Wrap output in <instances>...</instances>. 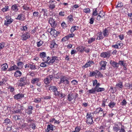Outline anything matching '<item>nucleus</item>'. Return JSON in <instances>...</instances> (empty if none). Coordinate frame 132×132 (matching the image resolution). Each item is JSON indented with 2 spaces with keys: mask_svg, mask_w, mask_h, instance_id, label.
I'll list each match as a JSON object with an SVG mask.
<instances>
[{
  "mask_svg": "<svg viewBox=\"0 0 132 132\" xmlns=\"http://www.w3.org/2000/svg\"><path fill=\"white\" fill-rule=\"evenodd\" d=\"M89 75L90 77L95 76V78H102L103 77V75L98 71L95 70L94 71L90 72L89 73Z\"/></svg>",
  "mask_w": 132,
  "mask_h": 132,
  "instance_id": "1",
  "label": "nucleus"
},
{
  "mask_svg": "<svg viewBox=\"0 0 132 132\" xmlns=\"http://www.w3.org/2000/svg\"><path fill=\"white\" fill-rule=\"evenodd\" d=\"M92 114L90 112H88L87 113L86 121L87 123L93 124L94 123L93 120V117H92Z\"/></svg>",
  "mask_w": 132,
  "mask_h": 132,
  "instance_id": "2",
  "label": "nucleus"
},
{
  "mask_svg": "<svg viewBox=\"0 0 132 132\" xmlns=\"http://www.w3.org/2000/svg\"><path fill=\"white\" fill-rule=\"evenodd\" d=\"M48 22L51 27L53 28H56L57 26V22L52 17H50L49 18Z\"/></svg>",
  "mask_w": 132,
  "mask_h": 132,
  "instance_id": "3",
  "label": "nucleus"
},
{
  "mask_svg": "<svg viewBox=\"0 0 132 132\" xmlns=\"http://www.w3.org/2000/svg\"><path fill=\"white\" fill-rule=\"evenodd\" d=\"M27 78L26 77H22L18 81V85L21 86H23L26 84Z\"/></svg>",
  "mask_w": 132,
  "mask_h": 132,
  "instance_id": "4",
  "label": "nucleus"
},
{
  "mask_svg": "<svg viewBox=\"0 0 132 132\" xmlns=\"http://www.w3.org/2000/svg\"><path fill=\"white\" fill-rule=\"evenodd\" d=\"M53 78V77L52 75H50L49 76H47L44 79V83L47 85H49Z\"/></svg>",
  "mask_w": 132,
  "mask_h": 132,
  "instance_id": "5",
  "label": "nucleus"
},
{
  "mask_svg": "<svg viewBox=\"0 0 132 132\" xmlns=\"http://www.w3.org/2000/svg\"><path fill=\"white\" fill-rule=\"evenodd\" d=\"M6 20L4 21L5 25L8 26L13 22V20L9 16H6L5 17Z\"/></svg>",
  "mask_w": 132,
  "mask_h": 132,
  "instance_id": "6",
  "label": "nucleus"
},
{
  "mask_svg": "<svg viewBox=\"0 0 132 132\" xmlns=\"http://www.w3.org/2000/svg\"><path fill=\"white\" fill-rule=\"evenodd\" d=\"M49 4L48 7L51 10H53L55 7V4L57 3V2L54 1L50 0L49 2Z\"/></svg>",
  "mask_w": 132,
  "mask_h": 132,
  "instance_id": "7",
  "label": "nucleus"
},
{
  "mask_svg": "<svg viewBox=\"0 0 132 132\" xmlns=\"http://www.w3.org/2000/svg\"><path fill=\"white\" fill-rule=\"evenodd\" d=\"M48 31L50 32L51 35L54 36V37H56L57 36L58 34H59L58 32L52 28L49 29L48 30Z\"/></svg>",
  "mask_w": 132,
  "mask_h": 132,
  "instance_id": "8",
  "label": "nucleus"
},
{
  "mask_svg": "<svg viewBox=\"0 0 132 132\" xmlns=\"http://www.w3.org/2000/svg\"><path fill=\"white\" fill-rule=\"evenodd\" d=\"M100 56L104 58H109L111 56V52L110 51L103 52L101 53Z\"/></svg>",
  "mask_w": 132,
  "mask_h": 132,
  "instance_id": "9",
  "label": "nucleus"
},
{
  "mask_svg": "<svg viewBox=\"0 0 132 132\" xmlns=\"http://www.w3.org/2000/svg\"><path fill=\"white\" fill-rule=\"evenodd\" d=\"M94 64V61L91 60H88L87 61V62L86 63L85 65L82 66V68H87L89 67H90L92 64Z\"/></svg>",
  "mask_w": 132,
  "mask_h": 132,
  "instance_id": "10",
  "label": "nucleus"
},
{
  "mask_svg": "<svg viewBox=\"0 0 132 132\" xmlns=\"http://www.w3.org/2000/svg\"><path fill=\"white\" fill-rule=\"evenodd\" d=\"M30 37V35L29 33L26 32L24 33L22 36L21 38L22 40H26Z\"/></svg>",
  "mask_w": 132,
  "mask_h": 132,
  "instance_id": "11",
  "label": "nucleus"
},
{
  "mask_svg": "<svg viewBox=\"0 0 132 132\" xmlns=\"http://www.w3.org/2000/svg\"><path fill=\"white\" fill-rule=\"evenodd\" d=\"M17 105L20 106L21 107L20 109H16L14 110L13 112V113L14 114H16L20 113L21 114H23V113L22 112V110L23 109V106H21L20 105H19L18 104H16V105Z\"/></svg>",
  "mask_w": 132,
  "mask_h": 132,
  "instance_id": "12",
  "label": "nucleus"
},
{
  "mask_svg": "<svg viewBox=\"0 0 132 132\" xmlns=\"http://www.w3.org/2000/svg\"><path fill=\"white\" fill-rule=\"evenodd\" d=\"M106 63V61H102L100 62V64L101 66L100 70H104L105 69Z\"/></svg>",
  "mask_w": 132,
  "mask_h": 132,
  "instance_id": "13",
  "label": "nucleus"
},
{
  "mask_svg": "<svg viewBox=\"0 0 132 132\" xmlns=\"http://www.w3.org/2000/svg\"><path fill=\"white\" fill-rule=\"evenodd\" d=\"M33 110L32 106H29L28 108L26 110L25 112L28 114H30L32 113V111Z\"/></svg>",
  "mask_w": 132,
  "mask_h": 132,
  "instance_id": "14",
  "label": "nucleus"
},
{
  "mask_svg": "<svg viewBox=\"0 0 132 132\" xmlns=\"http://www.w3.org/2000/svg\"><path fill=\"white\" fill-rule=\"evenodd\" d=\"M67 77L65 76H61L60 77V80L59 84H60L62 83L65 84V81Z\"/></svg>",
  "mask_w": 132,
  "mask_h": 132,
  "instance_id": "15",
  "label": "nucleus"
},
{
  "mask_svg": "<svg viewBox=\"0 0 132 132\" xmlns=\"http://www.w3.org/2000/svg\"><path fill=\"white\" fill-rule=\"evenodd\" d=\"M24 94L19 93L15 95L14 96V99H16L17 100L20 99L24 97Z\"/></svg>",
  "mask_w": 132,
  "mask_h": 132,
  "instance_id": "16",
  "label": "nucleus"
},
{
  "mask_svg": "<svg viewBox=\"0 0 132 132\" xmlns=\"http://www.w3.org/2000/svg\"><path fill=\"white\" fill-rule=\"evenodd\" d=\"M67 100L69 101H71L74 98V96L73 94L70 93L68 94L67 96Z\"/></svg>",
  "mask_w": 132,
  "mask_h": 132,
  "instance_id": "17",
  "label": "nucleus"
},
{
  "mask_svg": "<svg viewBox=\"0 0 132 132\" xmlns=\"http://www.w3.org/2000/svg\"><path fill=\"white\" fill-rule=\"evenodd\" d=\"M57 57L56 56H53L50 59L49 62L47 63L48 64H51L53 63L54 62L56 61L57 60Z\"/></svg>",
  "mask_w": 132,
  "mask_h": 132,
  "instance_id": "18",
  "label": "nucleus"
},
{
  "mask_svg": "<svg viewBox=\"0 0 132 132\" xmlns=\"http://www.w3.org/2000/svg\"><path fill=\"white\" fill-rule=\"evenodd\" d=\"M110 64L114 68H117L119 66L118 63L115 62L114 61L111 60L110 61Z\"/></svg>",
  "mask_w": 132,
  "mask_h": 132,
  "instance_id": "19",
  "label": "nucleus"
},
{
  "mask_svg": "<svg viewBox=\"0 0 132 132\" xmlns=\"http://www.w3.org/2000/svg\"><path fill=\"white\" fill-rule=\"evenodd\" d=\"M24 16L25 15L24 14H21L19 15L16 19H17L20 20L21 21H24L25 20Z\"/></svg>",
  "mask_w": 132,
  "mask_h": 132,
  "instance_id": "20",
  "label": "nucleus"
},
{
  "mask_svg": "<svg viewBox=\"0 0 132 132\" xmlns=\"http://www.w3.org/2000/svg\"><path fill=\"white\" fill-rule=\"evenodd\" d=\"M9 6L7 4H5L4 7H3L1 10V11L3 13L9 11Z\"/></svg>",
  "mask_w": 132,
  "mask_h": 132,
  "instance_id": "21",
  "label": "nucleus"
},
{
  "mask_svg": "<svg viewBox=\"0 0 132 132\" xmlns=\"http://www.w3.org/2000/svg\"><path fill=\"white\" fill-rule=\"evenodd\" d=\"M20 69L19 67H17L15 65L11 67L9 69L7 70L9 71H10L12 70H15L18 69Z\"/></svg>",
  "mask_w": 132,
  "mask_h": 132,
  "instance_id": "22",
  "label": "nucleus"
},
{
  "mask_svg": "<svg viewBox=\"0 0 132 132\" xmlns=\"http://www.w3.org/2000/svg\"><path fill=\"white\" fill-rule=\"evenodd\" d=\"M104 37H108L109 35V30L107 28H105L102 32Z\"/></svg>",
  "mask_w": 132,
  "mask_h": 132,
  "instance_id": "23",
  "label": "nucleus"
},
{
  "mask_svg": "<svg viewBox=\"0 0 132 132\" xmlns=\"http://www.w3.org/2000/svg\"><path fill=\"white\" fill-rule=\"evenodd\" d=\"M100 112H101V114H102L103 113V110L101 108H97L96 110L92 113V114H94L95 113H100Z\"/></svg>",
  "mask_w": 132,
  "mask_h": 132,
  "instance_id": "24",
  "label": "nucleus"
},
{
  "mask_svg": "<svg viewBox=\"0 0 132 132\" xmlns=\"http://www.w3.org/2000/svg\"><path fill=\"white\" fill-rule=\"evenodd\" d=\"M11 10L12 11H13L15 12H16L18 10L17 5L15 4L13 5L11 7Z\"/></svg>",
  "mask_w": 132,
  "mask_h": 132,
  "instance_id": "25",
  "label": "nucleus"
},
{
  "mask_svg": "<svg viewBox=\"0 0 132 132\" xmlns=\"http://www.w3.org/2000/svg\"><path fill=\"white\" fill-rule=\"evenodd\" d=\"M102 33V32H98L97 34V37L96 38V40H100L103 39L104 37L103 36Z\"/></svg>",
  "mask_w": 132,
  "mask_h": 132,
  "instance_id": "26",
  "label": "nucleus"
},
{
  "mask_svg": "<svg viewBox=\"0 0 132 132\" xmlns=\"http://www.w3.org/2000/svg\"><path fill=\"white\" fill-rule=\"evenodd\" d=\"M120 128L116 127H113V129L111 131L109 130V132H119L120 130Z\"/></svg>",
  "mask_w": 132,
  "mask_h": 132,
  "instance_id": "27",
  "label": "nucleus"
},
{
  "mask_svg": "<svg viewBox=\"0 0 132 132\" xmlns=\"http://www.w3.org/2000/svg\"><path fill=\"white\" fill-rule=\"evenodd\" d=\"M87 92L89 94H95L96 92V88L95 87L94 88H92L91 89L88 90Z\"/></svg>",
  "mask_w": 132,
  "mask_h": 132,
  "instance_id": "28",
  "label": "nucleus"
},
{
  "mask_svg": "<svg viewBox=\"0 0 132 132\" xmlns=\"http://www.w3.org/2000/svg\"><path fill=\"white\" fill-rule=\"evenodd\" d=\"M40 79L39 78H35L31 79V83L32 84H35L37 83L39 81Z\"/></svg>",
  "mask_w": 132,
  "mask_h": 132,
  "instance_id": "29",
  "label": "nucleus"
},
{
  "mask_svg": "<svg viewBox=\"0 0 132 132\" xmlns=\"http://www.w3.org/2000/svg\"><path fill=\"white\" fill-rule=\"evenodd\" d=\"M50 122H51L53 123L54 124H59L60 121L59 120H57L54 118H51L50 119Z\"/></svg>",
  "mask_w": 132,
  "mask_h": 132,
  "instance_id": "30",
  "label": "nucleus"
},
{
  "mask_svg": "<svg viewBox=\"0 0 132 132\" xmlns=\"http://www.w3.org/2000/svg\"><path fill=\"white\" fill-rule=\"evenodd\" d=\"M23 10H28L30 9L29 5L28 4H24L22 7Z\"/></svg>",
  "mask_w": 132,
  "mask_h": 132,
  "instance_id": "31",
  "label": "nucleus"
},
{
  "mask_svg": "<svg viewBox=\"0 0 132 132\" xmlns=\"http://www.w3.org/2000/svg\"><path fill=\"white\" fill-rule=\"evenodd\" d=\"M22 73L21 72L19 71H17L15 72L14 73V76L17 77H20L22 75Z\"/></svg>",
  "mask_w": 132,
  "mask_h": 132,
  "instance_id": "32",
  "label": "nucleus"
},
{
  "mask_svg": "<svg viewBox=\"0 0 132 132\" xmlns=\"http://www.w3.org/2000/svg\"><path fill=\"white\" fill-rule=\"evenodd\" d=\"M2 66L1 70L2 71H6L8 68V65L6 63H5L3 64L2 65Z\"/></svg>",
  "mask_w": 132,
  "mask_h": 132,
  "instance_id": "33",
  "label": "nucleus"
},
{
  "mask_svg": "<svg viewBox=\"0 0 132 132\" xmlns=\"http://www.w3.org/2000/svg\"><path fill=\"white\" fill-rule=\"evenodd\" d=\"M79 27L77 26H74L72 27L70 31L72 33L75 30H77L78 29Z\"/></svg>",
  "mask_w": 132,
  "mask_h": 132,
  "instance_id": "34",
  "label": "nucleus"
},
{
  "mask_svg": "<svg viewBox=\"0 0 132 132\" xmlns=\"http://www.w3.org/2000/svg\"><path fill=\"white\" fill-rule=\"evenodd\" d=\"M85 47L81 46H80L76 48L78 51H79L80 52H82L84 51Z\"/></svg>",
  "mask_w": 132,
  "mask_h": 132,
  "instance_id": "35",
  "label": "nucleus"
},
{
  "mask_svg": "<svg viewBox=\"0 0 132 132\" xmlns=\"http://www.w3.org/2000/svg\"><path fill=\"white\" fill-rule=\"evenodd\" d=\"M119 66L120 65L121 66H125L126 64V61L124 60L119 61L118 62Z\"/></svg>",
  "mask_w": 132,
  "mask_h": 132,
  "instance_id": "36",
  "label": "nucleus"
},
{
  "mask_svg": "<svg viewBox=\"0 0 132 132\" xmlns=\"http://www.w3.org/2000/svg\"><path fill=\"white\" fill-rule=\"evenodd\" d=\"M117 88H122L123 87V83L122 82L120 81L119 83H117L116 85Z\"/></svg>",
  "mask_w": 132,
  "mask_h": 132,
  "instance_id": "37",
  "label": "nucleus"
},
{
  "mask_svg": "<svg viewBox=\"0 0 132 132\" xmlns=\"http://www.w3.org/2000/svg\"><path fill=\"white\" fill-rule=\"evenodd\" d=\"M96 92H101L102 91H104L105 89L104 88H100L98 87L96 88Z\"/></svg>",
  "mask_w": 132,
  "mask_h": 132,
  "instance_id": "38",
  "label": "nucleus"
},
{
  "mask_svg": "<svg viewBox=\"0 0 132 132\" xmlns=\"http://www.w3.org/2000/svg\"><path fill=\"white\" fill-rule=\"evenodd\" d=\"M27 25H26L24 26H22L20 28V30L22 31H26L28 29Z\"/></svg>",
  "mask_w": 132,
  "mask_h": 132,
  "instance_id": "39",
  "label": "nucleus"
},
{
  "mask_svg": "<svg viewBox=\"0 0 132 132\" xmlns=\"http://www.w3.org/2000/svg\"><path fill=\"white\" fill-rule=\"evenodd\" d=\"M10 120L8 118H7L4 120V122H3V123L4 124H5L6 125H8V124H10Z\"/></svg>",
  "mask_w": 132,
  "mask_h": 132,
  "instance_id": "40",
  "label": "nucleus"
},
{
  "mask_svg": "<svg viewBox=\"0 0 132 132\" xmlns=\"http://www.w3.org/2000/svg\"><path fill=\"white\" fill-rule=\"evenodd\" d=\"M39 12L37 11H34L33 12V15L34 17H38L39 16V17L40 18L41 17L40 15H39Z\"/></svg>",
  "mask_w": 132,
  "mask_h": 132,
  "instance_id": "41",
  "label": "nucleus"
},
{
  "mask_svg": "<svg viewBox=\"0 0 132 132\" xmlns=\"http://www.w3.org/2000/svg\"><path fill=\"white\" fill-rule=\"evenodd\" d=\"M50 47L52 49L53 48L56 47L57 46V44L54 42H52L50 44Z\"/></svg>",
  "mask_w": 132,
  "mask_h": 132,
  "instance_id": "42",
  "label": "nucleus"
},
{
  "mask_svg": "<svg viewBox=\"0 0 132 132\" xmlns=\"http://www.w3.org/2000/svg\"><path fill=\"white\" fill-rule=\"evenodd\" d=\"M5 44V42H2L0 43V50L4 48Z\"/></svg>",
  "mask_w": 132,
  "mask_h": 132,
  "instance_id": "43",
  "label": "nucleus"
},
{
  "mask_svg": "<svg viewBox=\"0 0 132 132\" xmlns=\"http://www.w3.org/2000/svg\"><path fill=\"white\" fill-rule=\"evenodd\" d=\"M95 41V39L94 38L92 37L88 39V42L89 44H90L93 42Z\"/></svg>",
  "mask_w": 132,
  "mask_h": 132,
  "instance_id": "44",
  "label": "nucleus"
},
{
  "mask_svg": "<svg viewBox=\"0 0 132 132\" xmlns=\"http://www.w3.org/2000/svg\"><path fill=\"white\" fill-rule=\"evenodd\" d=\"M123 6V4L121 2H118V5L116 6V7L118 9L120 8Z\"/></svg>",
  "mask_w": 132,
  "mask_h": 132,
  "instance_id": "45",
  "label": "nucleus"
},
{
  "mask_svg": "<svg viewBox=\"0 0 132 132\" xmlns=\"http://www.w3.org/2000/svg\"><path fill=\"white\" fill-rule=\"evenodd\" d=\"M48 63L44 62L41 63L40 65V66L42 67H45L47 66V64H48Z\"/></svg>",
  "mask_w": 132,
  "mask_h": 132,
  "instance_id": "46",
  "label": "nucleus"
},
{
  "mask_svg": "<svg viewBox=\"0 0 132 132\" xmlns=\"http://www.w3.org/2000/svg\"><path fill=\"white\" fill-rule=\"evenodd\" d=\"M98 13L97 11V9H96L95 10H93V12L92 13V16H96L98 15Z\"/></svg>",
  "mask_w": 132,
  "mask_h": 132,
  "instance_id": "47",
  "label": "nucleus"
},
{
  "mask_svg": "<svg viewBox=\"0 0 132 132\" xmlns=\"http://www.w3.org/2000/svg\"><path fill=\"white\" fill-rule=\"evenodd\" d=\"M42 59L43 61H44L45 62L48 63V61L50 59V57L48 56L47 57L46 56Z\"/></svg>",
  "mask_w": 132,
  "mask_h": 132,
  "instance_id": "48",
  "label": "nucleus"
},
{
  "mask_svg": "<svg viewBox=\"0 0 132 132\" xmlns=\"http://www.w3.org/2000/svg\"><path fill=\"white\" fill-rule=\"evenodd\" d=\"M41 98H35L34 101V102L35 103H38L40 102H41Z\"/></svg>",
  "mask_w": 132,
  "mask_h": 132,
  "instance_id": "49",
  "label": "nucleus"
},
{
  "mask_svg": "<svg viewBox=\"0 0 132 132\" xmlns=\"http://www.w3.org/2000/svg\"><path fill=\"white\" fill-rule=\"evenodd\" d=\"M42 12L43 13V15L44 16H47V11L46 9H43Z\"/></svg>",
  "mask_w": 132,
  "mask_h": 132,
  "instance_id": "50",
  "label": "nucleus"
},
{
  "mask_svg": "<svg viewBox=\"0 0 132 132\" xmlns=\"http://www.w3.org/2000/svg\"><path fill=\"white\" fill-rule=\"evenodd\" d=\"M115 104L114 102H111L109 103L108 106L110 108H112L114 106Z\"/></svg>",
  "mask_w": 132,
  "mask_h": 132,
  "instance_id": "51",
  "label": "nucleus"
},
{
  "mask_svg": "<svg viewBox=\"0 0 132 132\" xmlns=\"http://www.w3.org/2000/svg\"><path fill=\"white\" fill-rule=\"evenodd\" d=\"M67 19L70 22H72L73 20V16L71 15H69L67 17Z\"/></svg>",
  "mask_w": 132,
  "mask_h": 132,
  "instance_id": "52",
  "label": "nucleus"
},
{
  "mask_svg": "<svg viewBox=\"0 0 132 132\" xmlns=\"http://www.w3.org/2000/svg\"><path fill=\"white\" fill-rule=\"evenodd\" d=\"M19 117H20V116H17V115H15L13 116V119L15 121L19 120L20 119L19 118Z\"/></svg>",
  "mask_w": 132,
  "mask_h": 132,
  "instance_id": "53",
  "label": "nucleus"
},
{
  "mask_svg": "<svg viewBox=\"0 0 132 132\" xmlns=\"http://www.w3.org/2000/svg\"><path fill=\"white\" fill-rule=\"evenodd\" d=\"M24 64L23 63L21 62H19L17 63V65L18 66V67H20L21 68H22Z\"/></svg>",
  "mask_w": 132,
  "mask_h": 132,
  "instance_id": "54",
  "label": "nucleus"
},
{
  "mask_svg": "<svg viewBox=\"0 0 132 132\" xmlns=\"http://www.w3.org/2000/svg\"><path fill=\"white\" fill-rule=\"evenodd\" d=\"M40 57L43 59L46 56V54L45 52H43L40 53Z\"/></svg>",
  "mask_w": 132,
  "mask_h": 132,
  "instance_id": "55",
  "label": "nucleus"
},
{
  "mask_svg": "<svg viewBox=\"0 0 132 132\" xmlns=\"http://www.w3.org/2000/svg\"><path fill=\"white\" fill-rule=\"evenodd\" d=\"M29 68L31 70H35L37 69V68L36 67L35 65L30 64L29 65Z\"/></svg>",
  "mask_w": 132,
  "mask_h": 132,
  "instance_id": "56",
  "label": "nucleus"
},
{
  "mask_svg": "<svg viewBox=\"0 0 132 132\" xmlns=\"http://www.w3.org/2000/svg\"><path fill=\"white\" fill-rule=\"evenodd\" d=\"M83 12L86 13H89L90 12V10L89 8L85 9L83 10Z\"/></svg>",
  "mask_w": 132,
  "mask_h": 132,
  "instance_id": "57",
  "label": "nucleus"
},
{
  "mask_svg": "<svg viewBox=\"0 0 132 132\" xmlns=\"http://www.w3.org/2000/svg\"><path fill=\"white\" fill-rule=\"evenodd\" d=\"M52 125H48L47 126V132L49 131L50 130H52Z\"/></svg>",
  "mask_w": 132,
  "mask_h": 132,
  "instance_id": "58",
  "label": "nucleus"
},
{
  "mask_svg": "<svg viewBox=\"0 0 132 132\" xmlns=\"http://www.w3.org/2000/svg\"><path fill=\"white\" fill-rule=\"evenodd\" d=\"M43 42L42 40H40L39 42H37V45L38 47H40L43 44Z\"/></svg>",
  "mask_w": 132,
  "mask_h": 132,
  "instance_id": "59",
  "label": "nucleus"
},
{
  "mask_svg": "<svg viewBox=\"0 0 132 132\" xmlns=\"http://www.w3.org/2000/svg\"><path fill=\"white\" fill-rule=\"evenodd\" d=\"M51 87L52 90L54 93L56 92L57 90V88L55 86H52Z\"/></svg>",
  "mask_w": 132,
  "mask_h": 132,
  "instance_id": "60",
  "label": "nucleus"
},
{
  "mask_svg": "<svg viewBox=\"0 0 132 132\" xmlns=\"http://www.w3.org/2000/svg\"><path fill=\"white\" fill-rule=\"evenodd\" d=\"M61 25V27L64 29L65 28L67 27V24L64 22H63L62 23Z\"/></svg>",
  "mask_w": 132,
  "mask_h": 132,
  "instance_id": "61",
  "label": "nucleus"
},
{
  "mask_svg": "<svg viewBox=\"0 0 132 132\" xmlns=\"http://www.w3.org/2000/svg\"><path fill=\"white\" fill-rule=\"evenodd\" d=\"M71 82L73 85H77L78 84V81L75 80H73L71 81Z\"/></svg>",
  "mask_w": 132,
  "mask_h": 132,
  "instance_id": "62",
  "label": "nucleus"
},
{
  "mask_svg": "<svg viewBox=\"0 0 132 132\" xmlns=\"http://www.w3.org/2000/svg\"><path fill=\"white\" fill-rule=\"evenodd\" d=\"M116 44L119 47V48H121V47L122 45V43L120 42H117Z\"/></svg>",
  "mask_w": 132,
  "mask_h": 132,
  "instance_id": "63",
  "label": "nucleus"
},
{
  "mask_svg": "<svg viewBox=\"0 0 132 132\" xmlns=\"http://www.w3.org/2000/svg\"><path fill=\"white\" fill-rule=\"evenodd\" d=\"M61 75L60 73L58 72L56 74V75L54 76V78L56 79H59L60 78Z\"/></svg>",
  "mask_w": 132,
  "mask_h": 132,
  "instance_id": "64",
  "label": "nucleus"
}]
</instances>
